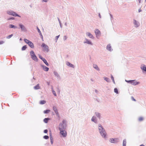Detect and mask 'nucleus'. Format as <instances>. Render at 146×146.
<instances>
[{"label":"nucleus","mask_w":146,"mask_h":146,"mask_svg":"<svg viewBox=\"0 0 146 146\" xmlns=\"http://www.w3.org/2000/svg\"><path fill=\"white\" fill-rule=\"evenodd\" d=\"M111 79L113 80V81H114V78H113V76H111Z\"/></svg>","instance_id":"45"},{"label":"nucleus","mask_w":146,"mask_h":146,"mask_svg":"<svg viewBox=\"0 0 146 146\" xmlns=\"http://www.w3.org/2000/svg\"><path fill=\"white\" fill-rule=\"evenodd\" d=\"M11 15L15 17L18 16L21 17L20 16L18 15L15 12L13 11Z\"/></svg>","instance_id":"11"},{"label":"nucleus","mask_w":146,"mask_h":146,"mask_svg":"<svg viewBox=\"0 0 146 146\" xmlns=\"http://www.w3.org/2000/svg\"><path fill=\"white\" fill-rule=\"evenodd\" d=\"M96 35H99L100 34V32L98 29H96L95 31Z\"/></svg>","instance_id":"10"},{"label":"nucleus","mask_w":146,"mask_h":146,"mask_svg":"<svg viewBox=\"0 0 146 146\" xmlns=\"http://www.w3.org/2000/svg\"><path fill=\"white\" fill-rule=\"evenodd\" d=\"M29 46L32 48H34V45L33 44L31 41H30L29 43L28 44Z\"/></svg>","instance_id":"9"},{"label":"nucleus","mask_w":146,"mask_h":146,"mask_svg":"<svg viewBox=\"0 0 146 146\" xmlns=\"http://www.w3.org/2000/svg\"><path fill=\"white\" fill-rule=\"evenodd\" d=\"M140 12V10H139V12Z\"/></svg>","instance_id":"53"},{"label":"nucleus","mask_w":146,"mask_h":146,"mask_svg":"<svg viewBox=\"0 0 146 146\" xmlns=\"http://www.w3.org/2000/svg\"><path fill=\"white\" fill-rule=\"evenodd\" d=\"M42 61H43V62H44V63L47 66H48V62H47L46 60L44 59V58H43V60Z\"/></svg>","instance_id":"20"},{"label":"nucleus","mask_w":146,"mask_h":146,"mask_svg":"<svg viewBox=\"0 0 146 146\" xmlns=\"http://www.w3.org/2000/svg\"><path fill=\"white\" fill-rule=\"evenodd\" d=\"M13 11H8L7 12V13L8 14L11 15L12 13V12Z\"/></svg>","instance_id":"32"},{"label":"nucleus","mask_w":146,"mask_h":146,"mask_svg":"<svg viewBox=\"0 0 146 146\" xmlns=\"http://www.w3.org/2000/svg\"><path fill=\"white\" fill-rule=\"evenodd\" d=\"M93 67L95 69H96L97 70H99V68L97 65H96V64H94L93 65Z\"/></svg>","instance_id":"18"},{"label":"nucleus","mask_w":146,"mask_h":146,"mask_svg":"<svg viewBox=\"0 0 146 146\" xmlns=\"http://www.w3.org/2000/svg\"><path fill=\"white\" fill-rule=\"evenodd\" d=\"M60 133L62 137H66V132L65 130L64 129H63L62 130L60 129Z\"/></svg>","instance_id":"4"},{"label":"nucleus","mask_w":146,"mask_h":146,"mask_svg":"<svg viewBox=\"0 0 146 146\" xmlns=\"http://www.w3.org/2000/svg\"><path fill=\"white\" fill-rule=\"evenodd\" d=\"M50 111V110H44V112L45 113H47L49 112Z\"/></svg>","instance_id":"26"},{"label":"nucleus","mask_w":146,"mask_h":146,"mask_svg":"<svg viewBox=\"0 0 146 146\" xmlns=\"http://www.w3.org/2000/svg\"><path fill=\"white\" fill-rule=\"evenodd\" d=\"M62 122V123H63L64 124V121H63Z\"/></svg>","instance_id":"51"},{"label":"nucleus","mask_w":146,"mask_h":146,"mask_svg":"<svg viewBox=\"0 0 146 146\" xmlns=\"http://www.w3.org/2000/svg\"><path fill=\"white\" fill-rule=\"evenodd\" d=\"M139 121H143V118L142 117H140L139 118Z\"/></svg>","instance_id":"30"},{"label":"nucleus","mask_w":146,"mask_h":146,"mask_svg":"<svg viewBox=\"0 0 146 146\" xmlns=\"http://www.w3.org/2000/svg\"><path fill=\"white\" fill-rule=\"evenodd\" d=\"M42 67L43 70L46 71H47L49 70L48 68L44 66H42Z\"/></svg>","instance_id":"13"},{"label":"nucleus","mask_w":146,"mask_h":146,"mask_svg":"<svg viewBox=\"0 0 146 146\" xmlns=\"http://www.w3.org/2000/svg\"><path fill=\"white\" fill-rule=\"evenodd\" d=\"M13 36V35L11 34L10 35H9V36H7V39H9L11 37H12Z\"/></svg>","instance_id":"35"},{"label":"nucleus","mask_w":146,"mask_h":146,"mask_svg":"<svg viewBox=\"0 0 146 146\" xmlns=\"http://www.w3.org/2000/svg\"><path fill=\"white\" fill-rule=\"evenodd\" d=\"M131 99L132 100H133V101H136L135 100L134 98L133 97H131Z\"/></svg>","instance_id":"43"},{"label":"nucleus","mask_w":146,"mask_h":146,"mask_svg":"<svg viewBox=\"0 0 146 146\" xmlns=\"http://www.w3.org/2000/svg\"><path fill=\"white\" fill-rule=\"evenodd\" d=\"M45 103L46 101L44 100H42L40 102V104H44Z\"/></svg>","instance_id":"28"},{"label":"nucleus","mask_w":146,"mask_h":146,"mask_svg":"<svg viewBox=\"0 0 146 146\" xmlns=\"http://www.w3.org/2000/svg\"><path fill=\"white\" fill-rule=\"evenodd\" d=\"M114 91L117 94L118 93V90L117 89V88H115L114 90Z\"/></svg>","instance_id":"34"},{"label":"nucleus","mask_w":146,"mask_h":146,"mask_svg":"<svg viewBox=\"0 0 146 146\" xmlns=\"http://www.w3.org/2000/svg\"><path fill=\"white\" fill-rule=\"evenodd\" d=\"M50 139L51 140V142L52 144L53 143V139L52 138V136L51 135H50Z\"/></svg>","instance_id":"25"},{"label":"nucleus","mask_w":146,"mask_h":146,"mask_svg":"<svg viewBox=\"0 0 146 146\" xmlns=\"http://www.w3.org/2000/svg\"><path fill=\"white\" fill-rule=\"evenodd\" d=\"M59 128L60 130V129H61V130L64 129V128L62 123H60V124Z\"/></svg>","instance_id":"8"},{"label":"nucleus","mask_w":146,"mask_h":146,"mask_svg":"<svg viewBox=\"0 0 146 146\" xmlns=\"http://www.w3.org/2000/svg\"><path fill=\"white\" fill-rule=\"evenodd\" d=\"M145 1H146V0H145Z\"/></svg>","instance_id":"55"},{"label":"nucleus","mask_w":146,"mask_h":146,"mask_svg":"<svg viewBox=\"0 0 146 146\" xmlns=\"http://www.w3.org/2000/svg\"><path fill=\"white\" fill-rule=\"evenodd\" d=\"M96 114L98 117H100V115L98 113H96Z\"/></svg>","instance_id":"39"},{"label":"nucleus","mask_w":146,"mask_h":146,"mask_svg":"<svg viewBox=\"0 0 146 146\" xmlns=\"http://www.w3.org/2000/svg\"><path fill=\"white\" fill-rule=\"evenodd\" d=\"M26 48H27L26 46L25 45L22 47V50H25L26 49Z\"/></svg>","instance_id":"29"},{"label":"nucleus","mask_w":146,"mask_h":146,"mask_svg":"<svg viewBox=\"0 0 146 146\" xmlns=\"http://www.w3.org/2000/svg\"><path fill=\"white\" fill-rule=\"evenodd\" d=\"M53 109L55 112V113H56V114L58 116H59V115L58 113V110L55 106H53Z\"/></svg>","instance_id":"7"},{"label":"nucleus","mask_w":146,"mask_h":146,"mask_svg":"<svg viewBox=\"0 0 146 146\" xmlns=\"http://www.w3.org/2000/svg\"><path fill=\"white\" fill-rule=\"evenodd\" d=\"M87 35L90 38H93V35L90 33H87Z\"/></svg>","instance_id":"14"},{"label":"nucleus","mask_w":146,"mask_h":146,"mask_svg":"<svg viewBox=\"0 0 146 146\" xmlns=\"http://www.w3.org/2000/svg\"><path fill=\"white\" fill-rule=\"evenodd\" d=\"M34 88L35 90H37L40 88V87L39 86V84H38L34 87Z\"/></svg>","instance_id":"17"},{"label":"nucleus","mask_w":146,"mask_h":146,"mask_svg":"<svg viewBox=\"0 0 146 146\" xmlns=\"http://www.w3.org/2000/svg\"><path fill=\"white\" fill-rule=\"evenodd\" d=\"M43 1L45 2H47L48 1V0H43Z\"/></svg>","instance_id":"48"},{"label":"nucleus","mask_w":146,"mask_h":146,"mask_svg":"<svg viewBox=\"0 0 146 146\" xmlns=\"http://www.w3.org/2000/svg\"><path fill=\"white\" fill-rule=\"evenodd\" d=\"M99 16L100 18H101V16L100 15V13L99 14Z\"/></svg>","instance_id":"49"},{"label":"nucleus","mask_w":146,"mask_h":146,"mask_svg":"<svg viewBox=\"0 0 146 146\" xmlns=\"http://www.w3.org/2000/svg\"><path fill=\"white\" fill-rule=\"evenodd\" d=\"M129 81L132 84L134 85H136L139 84V82H137L134 80Z\"/></svg>","instance_id":"6"},{"label":"nucleus","mask_w":146,"mask_h":146,"mask_svg":"<svg viewBox=\"0 0 146 146\" xmlns=\"http://www.w3.org/2000/svg\"><path fill=\"white\" fill-rule=\"evenodd\" d=\"M43 137L45 139H48L49 138V137L47 135H45Z\"/></svg>","instance_id":"38"},{"label":"nucleus","mask_w":146,"mask_h":146,"mask_svg":"<svg viewBox=\"0 0 146 146\" xmlns=\"http://www.w3.org/2000/svg\"><path fill=\"white\" fill-rule=\"evenodd\" d=\"M139 1V3H140L141 2V0H138Z\"/></svg>","instance_id":"52"},{"label":"nucleus","mask_w":146,"mask_h":146,"mask_svg":"<svg viewBox=\"0 0 146 146\" xmlns=\"http://www.w3.org/2000/svg\"><path fill=\"white\" fill-rule=\"evenodd\" d=\"M140 146H145L144 145H143V144H142Z\"/></svg>","instance_id":"50"},{"label":"nucleus","mask_w":146,"mask_h":146,"mask_svg":"<svg viewBox=\"0 0 146 146\" xmlns=\"http://www.w3.org/2000/svg\"><path fill=\"white\" fill-rule=\"evenodd\" d=\"M92 121L94 122L95 123H96L97 121L96 120V117L93 116L92 117Z\"/></svg>","instance_id":"19"},{"label":"nucleus","mask_w":146,"mask_h":146,"mask_svg":"<svg viewBox=\"0 0 146 146\" xmlns=\"http://www.w3.org/2000/svg\"><path fill=\"white\" fill-rule=\"evenodd\" d=\"M118 138H111L110 139V142L112 143H116L118 142Z\"/></svg>","instance_id":"5"},{"label":"nucleus","mask_w":146,"mask_h":146,"mask_svg":"<svg viewBox=\"0 0 146 146\" xmlns=\"http://www.w3.org/2000/svg\"><path fill=\"white\" fill-rule=\"evenodd\" d=\"M60 36V35H59L58 36H56V38L57 40L58 39V38H59V36Z\"/></svg>","instance_id":"47"},{"label":"nucleus","mask_w":146,"mask_h":146,"mask_svg":"<svg viewBox=\"0 0 146 146\" xmlns=\"http://www.w3.org/2000/svg\"><path fill=\"white\" fill-rule=\"evenodd\" d=\"M126 142L125 140H124L123 141V146H126Z\"/></svg>","instance_id":"24"},{"label":"nucleus","mask_w":146,"mask_h":146,"mask_svg":"<svg viewBox=\"0 0 146 146\" xmlns=\"http://www.w3.org/2000/svg\"><path fill=\"white\" fill-rule=\"evenodd\" d=\"M104 78V79L106 81H107L108 82H109V79L108 78L106 77H105Z\"/></svg>","instance_id":"37"},{"label":"nucleus","mask_w":146,"mask_h":146,"mask_svg":"<svg viewBox=\"0 0 146 146\" xmlns=\"http://www.w3.org/2000/svg\"><path fill=\"white\" fill-rule=\"evenodd\" d=\"M44 121L45 123H47L48 121V119L45 118L44 119Z\"/></svg>","instance_id":"36"},{"label":"nucleus","mask_w":146,"mask_h":146,"mask_svg":"<svg viewBox=\"0 0 146 146\" xmlns=\"http://www.w3.org/2000/svg\"><path fill=\"white\" fill-rule=\"evenodd\" d=\"M111 46L110 44H108L107 46V49L110 51H111Z\"/></svg>","instance_id":"15"},{"label":"nucleus","mask_w":146,"mask_h":146,"mask_svg":"<svg viewBox=\"0 0 146 146\" xmlns=\"http://www.w3.org/2000/svg\"><path fill=\"white\" fill-rule=\"evenodd\" d=\"M86 43H87L89 44H91V42L89 40H87L86 42H85Z\"/></svg>","instance_id":"33"},{"label":"nucleus","mask_w":146,"mask_h":146,"mask_svg":"<svg viewBox=\"0 0 146 146\" xmlns=\"http://www.w3.org/2000/svg\"><path fill=\"white\" fill-rule=\"evenodd\" d=\"M30 55L32 58L33 60L36 61H37L38 60L37 58L33 51L32 50L31 51Z\"/></svg>","instance_id":"2"},{"label":"nucleus","mask_w":146,"mask_h":146,"mask_svg":"<svg viewBox=\"0 0 146 146\" xmlns=\"http://www.w3.org/2000/svg\"><path fill=\"white\" fill-rule=\"evenodd\" d=\"M39 57L42 60H43V59L44 58H43L40 55L39 56Z\"/></svg>","instance_id":"44"},{"label":"nucleus","mask_w":146,"mask_h":146,"mask_svg":"<svg viewBox=\"0 0 146 146\" xmlns=\"http://www.w3.org/2000/svg\"><path fill=\"white\" fill-rule=\"evenodd\" d=\"M4 43V42L3 41H0V44H2Z\"/></svg>","instance_id":"41"},{"label":"nucleus","mask_w":146,"mask_h":146,"mask_svg":"<svg viewBox=\"0 0 146 146\" xmlns=\"http://www.w3.org/2000/svg\"><path fill=\"white\" fill-rule=\"evenodd\" d=\"M24 40L25 41V42L27 44H28L30 41L29 40L27 39H24Z\"/></svg>","instance_id":"27"},{"label":"nucleus","mask_w":146,"mask_h":146,"mask_svg":"<svg viewBox=\"0 0 146 146\" xmlns=\"http://www.w3.org/2000/svg\"><path fill=\"white\" fill-rule=\"evenodd\" d=\"M10 27L11 28H16V26H14L13 25H9Z\"/></svg>","instance_id":"21"},{"label":"nucleus","mask_w":146,"mask_h":146,"mask_svg":"<svg viewBox=\"0 0 146 146\" xmlns=\"http://www.w3.org/2000/svg\"><path fill=\"white\" fill-rule=\"evenodd\" d=\"M134 23L135 25V27H138V23H137V22L135 20H134Z\"/></svg>","instance_id":"23"},{"label":"nucleus","mask_w":146,"mask_h":146,"mask_svg":"<svg viewBox=\"0 0 146 146\" xmlns=\"http://www.w3.org/2000/svg\"><path fill=\"white\" fill-rule=\"evenodd\" d=\"M141 69L146 71V66L143 65V67H141Z\"/></svg>","instance_id":"22"},{"label":"nucleus","mask_w":146,"mask_h":146,"mask_svg":"<svg viewBox=\"0 0 146 146\" xmlns=\"http://www.w3.org/2000/svg\"><path fill=\"white\" fill-rule=\"evenodd\" d=\"M52 92H53V94L55 96H56V93H55V91H54L53 90H52Z\"/></svg>","instance_id":"40"},{"label":"nucleus","mask_w":146,"mask_h":146,"mask_svg":"<svg viewBox=\"0 0 146 146\" xmlns=\"http://www.w3.org/2000/svg\"><path fill=\"white\" fill-rule=\"evenodd\" d=\"M41 46L43 48V50L46 52L48 51V46L47 45L43 43L42 44Z\"/></svg>","instance_id":"3"},{"label":"nucleus","mask_w":146,"mask_h":146,"mask_svg":"<svg viewBox=\"0 0 146 146\" xmlns=\"http://www.w3.org/2000/svg\"><path fill=\"white\" fill-rule=\"evenodd\" d=\"M19 26H20V27L21 28V29L23 30H25V27L23 26V25L21 24H19Z\"/></svg>","instance_id":"16"},{"label":"nucleus","mask_w":146,"mask_h":146,"mask_svg":"<svg viewBox=\"0 0 146 146\" xmlns=\"http://www.w3.org/2000/svg\"><path fill=\"white\" fill-rule=\"evenodd\" d=\"M48 130L47 129H45L44 131V132L45 133H47Z\"/></svg>","instance_id":"42"},{"label":"nucleus","mask_w":146,"mask_h":146,"mask_svg":"<svg viewBox=\"0 0 146 146\" xmlns=\"http://www.w3.org/2000/svg\"><path fill=\"white\" fill-rule=\"evenodd\" d=\"M37 29L38 31V33H39L40 34V35L41 36H42V34H41V31H40V29H39V28L37 27Z\"/></svg>","instance_id":"31"},{"label":"nucleus","mask_w":146,"mask_h":146,"mask_svg":"<svg viewBox=\"0 0 146 146\" xmlns=\"http://www.w3.org/2000/svg\"><path fill=\"white\" fill-rule=\"evenodd\" d=\"M140 12V10H139V12Z\"/></svg>","instance_id":"54"},{"label":"nucleus","mask_w":146,"mask_h":146,"mask_svg":"<svg viewBox=\"0 0 146 146\" xmlns=\"http://www.w3.org/2000/svg\"><path fill=\"white\" fill-rule=\"evenodd\" d=\"M14 19V18L12 17V18H9L8 19V20H10V19Z\"/></svg>","instance_id":"46"},{"label":"nucleus","mask_w":146,"mask_h":146,"mask_svg":"<svg viewBox=\"0 0 146 146\" xmlns=\"http://www.w3.org/2000/svg\"><path fill=\"white\" fill-rule=\"evenodd\" d=\"M99 129L101 135L102 137H105L106 135V132L104 130L102 126L100 124H99Z\"/></svg>","instance_id":"1"},{"label":"nucleus","mask_w":146,"mask_h":146,"mask_svg":"<svg viewBox=\"0 0 146 146\" xmlns=\"http://www.w3.org/2000/svg\"><path fill=\"white\" fill-rule=\"evenodd\" d=\"M66 65L70 67L74 68V65L69 62H66Z\"/></svg>","instance_id":"12"}]
</instances>
